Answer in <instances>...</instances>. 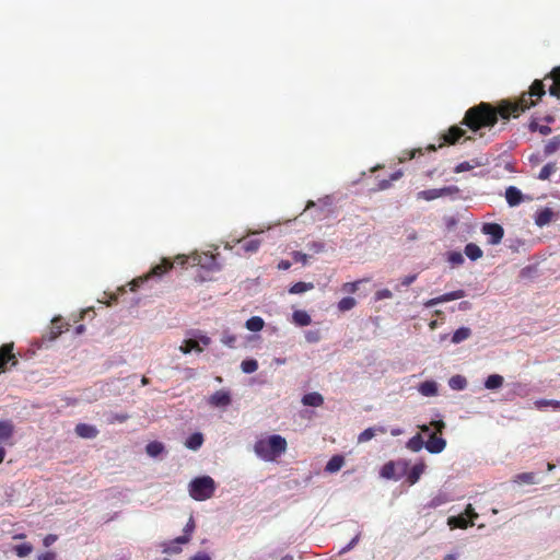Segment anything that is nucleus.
I'll list each match as a JSON object with an SVG mask.
<instances>
[{"label":"nucleus","instance_id":"58","mask_svg":"<svg viewBox=\"0 0 560 560\" xmlns=\"http://www.w3.org/2000/svg\"><path fill=\"white\" fill-rule=\"evenodd\" d=\"M128 419V416L127 415H113L112 418L109 419V423H115V422H125L126 420Z\"/></svg>","mask_w":560,"mask_h":560},{"label":"nucleus","instance_id":"19","mask_svg":"<svg viewBox=\"0 0 560 560\" xmlns=\"http://www.w3.org/2000/svg\"><path fill=\"white\" fill-rule=\"evenodd\" d=\"M345 465V457L342 455H334L326 464L325 470L327 472H337Z\"/></svg>","mask_w":560,"mask_h":560},{"label":"nucleus","instance_id":"64","mask_svg":"<svg viewBox=\"0 0 560 560\" xmlns=\"http://www.w3.org/2000/svg\"><path fill=\"white\" fill-rule=\"evenodd\" d=\"M539 132L547 136L551 132V128L549 126H539Z\"/></svg>","mask_w":560,"mask_h":560},{"label":"nucleus","instance_id":"41","mask_svg":"<svg viewBox=\"0 0 560 560\" xmlns=\"http://www.w3.org/2000/svg\"><path fill=\"white\" fill-rule=\"evenodd\" d=\"M241 368L244 373L250 374L257 371L258 362L255 359L244 360Z\"/></svg>","mask_w":560,"mask_h":560},{"label":"nucleus","instance_id":"34","mask_svg":"<svg viewBox=\"0 0 560 560\" xmlns=\"http://www.w3.org/2000/svg\"><path fill=\"white\" fill-rule=\"evenodd\" d=\"M424 442L421 434H416L407 442V447L412 452H419L422 450Z\"/></svg>","mask_w":560,"mask_h":560},{"label":"nucleus","instance_id":"57","mask_svg":"<svg viewBox=\"0 0 560 560\" xmlns=\"http://www.w3.org/2000/svg\"><path fill=\"white\" fill-rule=\"evenodd\" d=\"M58 539V536L57 535H54V534H49L47 536H45V538L43 539V545L45 547H49L51 546L55 541H57Z\"/></svg>","mask_w":560,"mask_h":560},{"label":"nucleus","instance_id":"20","mask_svg":"<svg viewBox=\"0 0 560 560\" xmlns=\"http://www.w3.org/2000/svg\"><path fill=\"white\" fill-rule=\"evenodd\" d=\"M447 524L451 528H467L474 525L472 521H468L464 515L452 516L448 518Z\"/></svg>","mask_w":560,"mask_h":560},{"label":"nucleus","instance_id":"40","mask_svg":"<svg viewBox=\"0 0 560 560\" xmlns=\"http://www.w3.org/2000/svg\"><path fill=\"white\" fill-rule=\"evenodd\" d=\"M13 551L20 558L27 557L33 551V546L28 542L16 545L13 547Z\"/></svg>","mask_w":560,"mask_h":560},{"label":"nucleus","instance_id":"43","mask_svg":"<svg viewBox=\"0 0 560 560\" xmlns=\"http://www.w3.org/2000/svg\"><path fill=\"white\" fill-rule=\"evenodd\" d=\"M418 198L424 199V200H428V201L434 200L436 198H440L439 189L438 188H433V189L422 190V191L418 192Z\"/></svg>","mask_w":560,"mask_h":560},{"label":"nucleus","instance_id":"23","mask_svg":"<svg viewBox=\"0 0 560 560\" xmlns=\"http://www.w3.org/2000/svg\"><path fill=\"white\" fill-rule=\"evenodd\" d=\"M503 376L499 374H491L485 381V387L487 389H498L503 385Z\"/></svg>","mask_w":560,"mask_h":560},{"label":"nucleus","instance_id":"13","mask_svg":"<svg viewBox=\"0 0 560 560\" xmlns=\"http://www.w3.org/2000/svg\"><path fill=\"white\" fill-rule=\"evenodd\" d=\"M75 433L83 439H94L98 434L96 427L88 423H79L74 429Z\"/></svg>","mask_w":560,"mask_h":560},{"label":"nucleus","instance_id":"24","mask_svg":"<svg viewBox=\"0 0 560 560\" xmlns=\"http://www.w3.org/2000/svg\"><path fill=\"white\" fill-rule=\"evenodd\" d=\"M265 326V322L259 316H253L246 320L245 327L254 332L260 331Z\"/></svg>","mask_w":560,"mask_h":560},{"label":"nucleus","instance_id":"4","mask_svg":"<svg viewBox=\"0 0 560 560\" xmlns=\"http://www.w3.org/2000/svg\"><path fill=\"white\" fill-rule=\"evenodd\" d=\"M175 265L180 266V264L177 261V257L173 261L168 258H163L161 262L152 267V269L145 276L133 279L130 282V290L136 291L140 285H142L152 277H162L167 271L173 269Z\"/></svg>","mask_w":560,"mask_h":560},{"label":"nucleus","instance_id":"33","mask_svg":"<svg viewBox=\"0 0 560 560\" xmlns=\"http://www.w3.org/2000/svg\"><path fill=\"white\" fill-rule=\"evenodd\" d=\"M424 467L425 466L423 463L416 464L408 475V481L412 485L416 483L419 480L420 476L423 474Z\"/></svg>","mask_w":560,"mask_h":560},{"label":"nucleus","instance_id":"36","mask_svg":"<svg viewBox=\"0 0 560 560\" xmlns=\"http://www.w3.org/2000/svg\"><path fill=\"white\" fill-rule=\"evenodd\" d=\"M430 427H433L435 432L434 433H442V431L445 429V423L442 420H434L430 423V425L422 424L419 425L421 432L428 433L430 431Z\"/></svg>","mask_w":560,"mask_h":560},{"label":"nucleus","instance_id":"37","mask_svg":"<svg viewBox=\"0 0 560 560\" xmlns=\"http://www.w3.org/2000/svg\"><path fill=\"white\" fill-rule=\"evenodd\" d=\"M559 149H560V137L557 136V137H553L552 139H550L546 143L544 152L546 155H550V154L555 153L556 151H558Z\"/></svg>","mask_w":560,"mask_h":560},{"label":"nucleus","instance_id":"38","mask_svg":"<svg viewBox=\"0 0 560 560\" xmlns=\"http://www.w3.org/2000/svg\"><path fill=\"white\" fill-rule=\"evenodd\" d=\"M537 409H542L545 407H552L556 410H560V400L553 399H539L534 402Z\"/></svg>","mask_w":560,"mask_h":560},{"label":"nucleus","instance_id":"50","mask_svg":"<svg viewBox=\"0 0 560 560\" xmlns=\"http://www.w3.org/2000/svg\"><path fill=\"white\" fill-rule=\"evenodd\" d=\"M359 283H360V281L346 282L342 285V291L348 292V293H354L359 288Z\"/></svg>","mask_w":560,"mask_h":560},{"label":"nucleus","instance_id":"26","mask_svg":"<svg viewBox=\"0 0 560 560\" xmlns=\"http://www.w3.org/2000/svg\"><path fill=\"white\" fill-rule=\"evenodd\" d=\"M63 332V325L61 324L59 318H55L51 322L48 340H55Z\"/></svg>","mask_w":560,"mask_h":560},{"label":"nucleus","instance_id":"49","mask_svg":"<svg viewBox=\"0 0 560 560\" xmlns=\"http://www.w3.org/2000/svg\"><path fill=\"white\" fill-rule=\"evenodd\" d=\"M395 474V465L394 463L389 462L385 464L382 468V476L385 478H392Z\"/></svg>","mask_w":560,"mask_h":560},{"label":"nucleus","instance_id":"48","mask_svg":"<svg viewBox=\"0 0 560 560\" xmlns=\"http://www.w3.org/2000/svg\"><path fill=\"white\" fill-rule=\"evenodd\" d=\"M438 189H439L440 197L455 195V194L459 192V188L457 186H446V187L438 188Z\"/></svg>","mask_w":560,"mask_h":560},{"label":"nucleus","instance_id":"59","mask_svg":"<svg viewBox=\"0 0 560 560\" xmlns=\"http://www.w3.org/2000/svg\"><path fill=\"white\" fill-rule=\"evenodd\" d=\"M417 279V275H409L402 278L401 284L404 287H409Z\"/></svg>","mask_w":560,"mask_h":560},{"label":"nucleus","instance_id":"27","mask_svg":"<svg viewBox=\"0 0 560 560\" xmlns=\"http://www.w3.org/2000/svg\"><path fill=\"white\" fill-rule=\"evenodd\" d=\"M313 288H314V284L312 282L300 281L290 287L289 293L301 294V293L312 290Z\"/></svg>","mask_w":560,"mask_h":560},{"label":"nucleus","instance_id":"17","mask_svg":"<svg viewBox=\"0 0 560 560\" xmlns=\"http://www.w3.org/2000/svg\"><path fill=\"white\" fill-rule=\"evenodd\" d=\"M14 427L11 421H0V444L9 441L13 435Z\"/></svg>","mask_w":560,"mask_h":560},{"label":"nucleus","instance_id":"63","mask_svg":"<svg viewBox=\"0 0 560 560\" xmlns=\"http://www.w3.org/2000/svg\"><path fill=\"white\" fill-rule=\"evenodd\" d=\"M291 267V262L288 260H281L278 265L279 269L287 270Z\"/></svg>","mask_w":560,"mask_h":560},{"label":"nucleus","instance_id":"54","mask_svg":"<svg viewBox=\"0 0 560 560\" xmlns=\"http://www.w3.org/2000/svg\"><path fill=\"white\" fill-rule=\"evenodd\" d=\"M464 516L466 517H469L470 521L474 522L475 518L478 517V514L475 512V509L472 508L471 504H468L465 509V512H464Z\"/></svg>","mask_w":560,"mask_h":560},{"label":"nucleus","instance_id":"55","mask_svg":"<svg viewBox=\"0 0 560 560\" xmlns=\"http://www.w3.org/2000/svg\"><path fill=\"white\" fill-rule=\"evenodd\" d=\"M236 341V337L225 332L222 337V342L229 347H233Z\"/></svg>","mask_w":560,"mask_h":560},{"label":"nucleus","instance_id":"60","mask_svg":"<svg viewBox=\"0 0 560 560\" xmlns=\"http://www.w3.org/2000/svg\"><path fill=\"white\" fill-rule=\"evenodd\" d=\"M390 185H392L390 179H383V180H381V182L378 183V185H377V189H378V190H385V189L389 188V187H390Z\"/></svg>","mask_w":560,"mask_h":560},{"label":"nucleus","instance_id":"32","mask_svg":"<svg viewBox=\"0 0 560 560\" xmlns=\"http://www.w3.org/2000/svg\"><path fill=\"white\" fill-rule=\"evenodd\" d=\"M471 335V330L468 327H460L458 328L452 336V342L459 343L467 338H469Z\"/></svg>","mask_w":560,"mask_h":560},{"label":"nucleus","instance_id":"14","mask_svg":"<svg viewBox=\"0 0 560 560\" xmlns=\"http://www.w3.org/2000/svg\"><path fill=\"white\" fill-rule=\"evenodd\" d=\"M552 79V84L549 88V93L552 96L560 98V67H556L549 74Z\"/></svg>","mask_w":560,"mask_h":560},{"label":"nucleus","instance_id":"8","mask_svg":"<svg viewBox=\"0 0 560 560\" xmlns=\"http://www.w3.org/2000/svg\"><path fill=\"white\" fill-rule=\"evenodd\" d=\"M466 295L465 291L464 290H456V291H452V292H447V293H444L438 298H433V299H430L428 300L427 302H424V306L427 308L429 307H432L434 305H438L440 303H445V302H450V301H455V300H458V299H462Z\"/></svg>","mask_w":560,"mask_h":560},{"label":"nucleus","instance_id":"53","mask_svg":"<svg viewBox=\"0 0 560 560\" xmlns=\"http://www.w3.org/2000/svg\"><path fill=\"white\" fill-rule=\"evenodd\" d=\"M56 559H57V555L54 551H46V552L39 553L36 557V560H56Z\"/></svg>","mask_w":560,"mask_h":560},{"label":"nucleus","instance_id":"46","mask_svg":"<svg viewBox=\"0 0 560 560\" xmlns=\"http://www.w3.org/2000/svg\"><path fill=\"white\" fill-rule=\"evenodd\" d=\"M535 475L533 472H522L515 476L516 482L534 483Z\"/></svg>","mask_w":560,"mask_h":560},{"label":"nucleus","instance_id":"7","mask_svg":"<svg viewBox=\"0 0 560 560\" xmlns=\"http://www.w3.org/2000/svg\"><path fill=\"white\" fill-rule=\"evenodd\" d=\"M481 232L485 235H488L489 244L491 245H498L501 243L503 236H504V230L503 228L498 223H485L481 228Z\"/></svg>","mask_w":560,"mask_h":560},{"label":"nucleus","instance_id":"21","mask_svg":"<svg viewBox=\"0 0 560 560\" xmlns=\"http://www.w3.org/2000/svg\"><path fill=\"white\" fill-rule=\"evenodd\" d=\"M464 253L470 260H477L483 255L481 248L475 243H468L464 248Z\"/></svg>","mask_w":560,"mask_h":560},{"label":"nucleus","instance_id":"6","mask_svg":"<svg viewBox=\"0 0 560 560\" xmlns=\"http://www.w3.org/2000/svg\"><path fill=\"white\" fill-rule=\"evenodd\" d=\"M14 345L13 342L4 343L0 347V374L7 372L8 364L11 366H16L19 361L15 354L13 353Z\"/></svg>","mask_w":560,"mask_h":560},{"label":"nucleus","instance_id":"3","mask_svg":"<svg viewBox=\"0 0 560 560\" xmlns=\"http://www.w3.org/2000/svg\"><path fill=\"white\" fill-rule=\"evenodd\" d=\"M189 495L196 501H205L213 497L215 482L210 476L196 477L189 482Z\"/></svg>","mask_w":560,"mask_h":560},{"label":"nucleus","instance_id":"30","mask_svg":"<svg viewBox=\"0 0 560 560\" xmlns=\"http://www.w3.org/2000/svg\"><path fill=\"white\" fill-rule=\"evenodd\" d=\"M179 350L183 353H189L190 351L195 350L197 352H202V348L199 345V341L196 339H188L184 342L183 346H180Z\"/></svg>","mask_w":560,"mask_h":560},{"label":"nucleus","instance_id":"47","mask_svg":"<svg viewBox=\"0 0 560 560\" xmlns=\"http://www.w3.org/2000/svg\"><path fill=\"white\" fill-rule=\"evenodd\" d=\"M375 431L376 430L373 428L365 429L363 432L360 433L358 441L360 443L370 441L371 439H373L375 436Z\"/></svg>","mask_w":560,"mask_h":560},{"label":"nucleus","instance_id":"15","mask_svg":"<svg viewBox=\"0 0 560 560\" xmlns=\"http://www.w3.org/2000/svg\"><path fill=\"white\" fill-rule=\"evenodd\" d=\"M195 529V521L194 517L190 516L186 526L184 527V535L175 538L171 545L173 544H187L190 540V535Z\"/></svg>","mask_w":560,"mask_h":560},{"label":"nucleus","instance_id":"1","mask_svg":"<svg viewBox=\"0 0 560 560\" xmlns=\"http://www.w3.org/2000/svg\"><path fill=\"white\" fill-rule=\"evenodd\" d=\"M545 93L544 82L535 80L528 92L523 93L515 102L502 101L498 106L481 102L470 107L466 110L460 124L472 132H478L482 128H492L498 122L499 117L504 120L518 117L526 109L535 106Z\"/></svg>","mask_w":560,"mask_h":560},{"label":"nucleus","instance_id":"25","mask_svg":"<svg viewBox=\"0 0 560 560\" xmlns=\"http://www.w3.org/2000/svg\"><path fill=\"white\" fill-rule=\"evenodd\" d=\"M448 385L454 390H463L467 386V380L463 375H454L450 378Z\"/></svg>","mask_w":560,"mask_h":560},{"label":"nucleus","instance_id":"12","mask_svg":"<svg viewBox=\"0 0 560 560\" xmlns=\"http://www.w3.org/2000/svg\"><path fill=\"white\" fill-rule=\"evenodd\" d=\"M555 212L552 209L550 208H542V209H539L536 213H535V224L539 228H542L547 224H549L553 218H555Z\"/></svg>","mask_w":560,"mask_h":560},{"label":"nucleus","instance_id":"44","mask_svg":"<svg viewBox=\"0 0 560 560\" xmlns=\"http://www.w3.org/2000/svg\"><path fill=\"white\" fill-rule=\"evenodd\" d=\"M447 260L453 266H459L464 262V257H463L462 253H459V252H451V253H448Z\"/></svg>","mask_w":560,"mask_h":560},{"label":"nucleus","instance_id":"29","mask_svg":"<svg viewBox=\"0 0 560 560\" xmlns=\"http://www.w3.org/2000/svg\"><path fill=\"white\" fill-rule=\"evenodd\" d=\"M292 317L293 322L299 326H307L311 324V316L305 311H295Z\"/></svg>","mask_w":560,"mask_h":560},{"label":"nucleus","instance_id":"61","mask_svg":"<svg viewBox=\"0 0 560 560\" xmlns=\"http://www.w3.org/2000/svg\"><path fill=\"white\" fill-rule=\"evenodd\" d=\"M190 560H211L209 555L205 552H198L194 557L190 558Z\"/></svg>","mask_w":560,"mask_h":560},{"label":"nucleus","instance_id":"31","mask_svg":"<svg viewBox=\"0 0 560 560\" xmlns=\"http://www.w3.org/2000/svg\"><path fill=\"white\" fill-rule=\"evenodd\" d=\"M419 392L424 396H433L438 393L436 383L432 381L423 382L419 386Z\"/></svg>","mask_w":560,"mask_h":560},{"label":"nucleus","instance_id":"16","mask_svg":"<svg viewBox=\"0 0 560 560\" xmlns=\"http://www.w3.org/2000/svg\"><path fill=\"white\" fill-rule=\"evenodd\" d=\"M506 202L511 206H517L522 201V192L514 186H510L505 190Z\"/></svg>","mask_w":560,"mask_h":560},{"label":"nucleus","instance_id":"39","mask_svg":"<svg viewBox=\"0 0 560 560\" xmlns=\"http://www.w3.org/2000/svg\"><path fill=\"white\" fill-rule=\"evenodd\" d=\"M355 304L357 301L354 298L346 296L338 302V310L341 312H347L352 310L355 306Z\"/></svg>","mask_w":560,"mask_h":560},{"label":"nucleus","instance_id":"52","mask_svg":"<svg viewBox=\"0 0 560 560\" xmlns=\"http://www.w3.org/2000/svg\"><path fill=\"white\" fill-rule=\"evenodd\" d=\"M293 259L295 262H302L303 265H306L308 261V256L301 252H294Z\"/></svg>","mask_w":560,"mask_h":560},{"label":"nucleus","instance_id":"2","mask_svg":"<svg viewBox=\"0 0 560 560\" xmlns=\"http://www.w3.org/2000/svg\"><path fill=\"white\" fill-rule=\"evenodd\" d=\"M287 447L288 443L283 436L272 434L258 439L254 444V452L265 462H275L285 453Z\"/></svg>","mask_w":560,"mask_h":560},{"label":"nucleus","instance_id":"35","mask_svg":"<svg viewBox=\"0 0 560 560\" xmlns=\"http://www.w3.org/2000/svg\"><path fill=\"white\" fill-rule=\"evenodd\" d=\"M241 244H242V249L245 253H255L260 247V241L256 240V238L244 240L241 242Z\"/></svg>","mask_w":560,"mask_h":560},{"label":"nucleus","instance_id":"56","mask_svg":"<svg viewBox=\"0 0 560 560\" xmlns=\"http://www.w3.org/2000/svg\"><path fill=\"white\" fill-rule=\"evenodd\" d=\"M393 293L388 289H383L376 292V300L390 299Z\"/></svg>","mask_w":560,"mask_h":560},{"label":"nucleus","instance_id":"18","mask_svg":"<svg viewBox=\"0 0 560 560\" xmlns=\"http://www.w3.org/2000/svg\"><path fill=\"white\" fill-rule=\"evenodd\" d=\"M302 402L305 406L319 407L324 404V397L316 392L303 396Z\"/></svg>","mask_w":560,"mask_h":560},{"label":"nucleus","instance_id":"62","mask_svg":"<svg viewBox=\"0 0 560 560\" xmlns=\"http://www.w3.org/2000/svg\"><path fill=\"white\" fill-rule=\"evenodd\" d=\"M306 339H307V341H310V342H316V341H318L319 337H318V334H317V332H312V331H310V332H307V335H306Z\"/></svg>","mask_w":560,"mask_h":560},{"label":"nucleus","instance_id":"22","mask_svg":"<svg viewBox=\"0 0 560 560\" xmlns=\"http://www.w3.org/2000/svg\"><path fill=\"white\" fill-rule=\"evenodd\" d=\"M203 443V435L199 432L192 433L185 442V446L189 450L197 451Z\"/></svg>","mask_w":560,"mask_h":560},{"label":"nucleus","instance_id":"11","mask_svg":"<svg viewBox=\"0 0 560 560\" xmlns=\"http://www.w3.org/2000/svg\"><path fill=\"white\" fill-rule=\"evenodd\" d=\"M465 135V130L459 126H452L442 136L443 143L440 144L442 147L444 143L455 144L460 138Z\"/></svg>","mask_w":560,"mask_h":560},{"label":"nucleus","instance_id":"28","mask_svg":"<svg viewBox=\"0 0 560 560\" xmlns=\"http://www.w3.org/2000/svg\"><path fill=\"white\" fill-rule=\"evenodd\" d=\"M147 454L151 457H156L164 452V445L161 442L153 441L145 446Z\"/></svg>","mask_w":560,"mask_h":560},{"label":"nucleus","instance_id":"9","mask_svg":"<svg viewBox=\"0 0 560 560\" xmlns=\"http://www.w3.org/2000/svg\"><path fill=\"white\" fill-rule=\"evenodd\" d=\"M208 401L212 407L224 408L231 405L232 399L228 390L220 389L213 393L209 397Z\"/></svg>","mask_w":560,"mask_h":560},{"label":"nucleus","instance_id":"42","mask_svg":"<svg viewBox=\"0 0 560 560\" xmlns=\"http://www.w3.org/2000/svg\"><path fill=\"white\" fill-rule=\"evenodd\" d=\"M556 172V164L548 163L539 172L538 178L541 180L549 179V177Z\"/></svg>","mask_w":560,"mask_h":560},{"label":"nucleus","instance_id":"5","mask_svg":"<svg viewBox=\"0 0 560 560\" xmlns=\"http://www.w3.org/2000/svg\"><path fill=\"white\" fill-rule=\"evenodd\" d=\"M177 261L180 264V267H184L186 264H189L190 266H200L209 270L220 269L215 256L207 253L192 254L190 256L178 255Z\"/></svg>","mask_w":560,"mask_h":560},{"label":"nucleus","instance_id":"10","mask_svg":"<svg viewBox=\"0 0 560 560\" xmlns=\"http://www.w3.org/2000/svg\"><path fill=\"white\" fill-rule=\"evenodd\" d=\"M424 446L428 452L432 454H439L445 448L446 441L443 438L438 436L436 433H432L430 434L429 440L425 442Z\"/></svg>","mask_w":560,"mask_h":560},{"label":"nucleus","instance_id":"45","mask_svg":"<svg viewBox=\"0 0 560 560\" xmlns=\"http://www.w3.org/2000/svg\"><path fill=\"white\" fill-rule=\"evenodd\" d=\"M481 163L475 162V164H470L469 162L465 161L459 163L455 166V173H463L472 170L475 166H480Z\"/></svg>","mask_w":560,"mask_h":560},{"label":"nucleus","instance_id":"51","mask_svg":"<svg viewBox=\"0 0 560 560\" xmlns=\"http://www.w3.org/2000/svg\"><path fill=\"white\" fill-rule=\"evenodd\" d=\"M359 539H360V533H358V534H357V535L351 539V541H350L347 546H345L343 548H341V550L339 551V553L341 555V553H345V552H347V551L351 550V549H352V548L358 544Z\"/></svg>","mask_w":560,"mask_h":560}]
</instances>
